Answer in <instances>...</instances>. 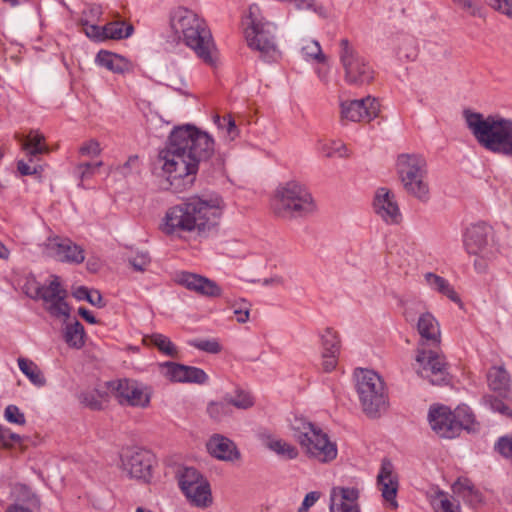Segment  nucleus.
<instances>
[{
  "label": "nucleus",
  "mask_w": 512,
  "mask_h": 512,
  "mask_svg": "<svg viewBox=\"0 0 512 512\" xmlns=\"http://www.w3.org/2000/svg\"><path fill=\"white\" fill-rule=\"evenodd\" d=\"M214 153V140L206 132L187 125L172 131L167 148L160 152L162 169L175 192L191 187L201 162Z\"/></svg>",
  "instance_id": "obj_1"
},
{
  "label": "nucleus",
  "mask_w": 512,
  "mask_h": 512,
  "mask_svg": "<svg viewBox=\"0 0 512 512\" xmlns=\"http://www.w3.org/2000/svg\"><path fill=\"white\" fill-rule=\"evenodd\" d=\"M224 207L223 199L217 194L190 196L166 211L160 229L170 236L208 232L218 225Z\"/></svg>",
  "instance_id": "obj_2"
},
{
  "label": "nucleus",
  "mask_w": 512,
  "mask_h": 512,
  "mask_svg": "<svg viewBox=\"0 0 512 512\" xmlns=\"http://www.w3.org/2000/svg\"><path fill=\"white\" fill-rule=\"evenodd\" d=\"M170 28L175 38L182 39L206 65H216L217 48L204 19L192 10L180 7L171 13Z\"/></svg>",
  "instance_id": "obj_3"
},
{
  "label": "nucleus",
  "mask_w": 512,
  "mask_h": 512,
  "mask_svg": "<svg viewBox=\"0 0 512 512\" xmlns=\"http://www.w3.org/2000/svg\"><path fill=\"white\" fill-rule=\"evenodd\" d=\"M467 127L485 149L512 157V119L464 111Z\"/></svg>",
  "instance_id": "obj_4"
},
{
  "label": "nucleus",
  "mask_w": 512,
  "mask_h": 512,
  "mask_svg": "<svg viewBox=\"0 0 512 512\" xmlns=\"http://www.w3.org/2000/svg\"><path fill=\"white\" fill-rule=\"evenodd\" d=\"M271 207L275 215L284 219L303 218L317 210V204L306 186L289 181L274 192Z\"/></svg>",
  "instance_id": "obj_5"
},
{
  "label": "nucleus",
  "mask_w": 512,
  "mask_h": 512,
  "mask_svg": "<svg viewBox=\"0 0 512 512\" xmlns=\"http://www.w3.org/2000/svg\"><path fill=\"white\" fill-rule=\"evenodd\" d=\"M397 173L404 191L422 203L431 198L427 163L419 154H401L397 158Z\"/></svg>",
  "instance_id": "obj_6"
},
{
  "label": "nucleus",
  "mask_w": 512,
  "mask_h": 512,
  "mask_svg": "<svg viewBox=\"0 0 512 512\" xmlns=\"http://www.w3.org/2000/svg\"><path fill=\"white\" fill-rule=\"evenodd\" d=\"M356 391L363 412L377 418L387 410L388 398L382 378L374 371L361 369L356 373Z\"/></svg>",
  "instance_id": "obj_7"
},
{
  "label": "nucleus",
  "mask_w": 512,
  "mask_h": 512,
  "mask_svg": "<svg viewBox=\"0 0 512 512\" xmlns=\"http://www.w3.org/2000/svg\"><path fill=\"white\" fill-rule=\"evenodd\" d=\"M249 26L245 30V38L248 46L260 53V57L266 62L276 61L280 52L275 44L272 23L263 21L259 17V7L252 4L249 7Z\"/></svg>",
  "instance_id": "obj_8"
},
{
  "label": "nucleus",
  "mask_w": 512,
  "mask_h": 512,
  "mask_svg": "<svg viewBox=\"0 0 512 512\" xmlns=\"http://www.w3.org/2000/svg\"><path fill=\"white\" fill-rule=\"evenodd\" d=\"M464 247L469 255L475 256L474 268L478 273L487 271L489 263L495 258L492 228L478 223L467 228L464 235Z\"/></svg>",
  "instance_id": "obj_9"
},
{
  "label": "nucleus",
  "mask_w": 512,
  "mask_h": 512,
  "mask_svg": "<svg viewBox=\"0 0 512 512\" xmlns=\"http://www.w3.org/2000/svg\"><path fill=\"white\" fill-rule=\"evenodd\" d=\"M339 46L345 81L357 86L370 83L374 78V70L369 62L356 51L348 39H341Z\"/></svg>",
  "instance_id": "obj_10"
},
{
  "label": "nucleus",
  "mask_w": 512,
  "mask_h": 512,
  "mask_svg": "<svg viewBox=\"0 0 512 512\" xmlns=\"http://www.w3.org/2000/svg\"><path fill=\"white\" fill-rule=\"evenodd\" d=\"M108 387L121 405L146 408L150 403L151 388L135 380L112 381L108 383Z\"/></svg>",
  "instance_id": "obj_11"
},
{
  "label": "nucleus",
  "mask_w": 512,
  "mask_h": 512,
  "mask_svg": "<svg viewBox=\"0 0 512 512\" xmlns=\"http://www.w3.org/2000/svg\"><path fill=\"white\" fill-rule=\"evenodd\" d=\"M416 362L419 367L416 369L417 374L433 385H444L450 381L448 372V364L444 356L434 351H419L416 356Z\"/></svg>",
  "instance_id": "obj_12"
},
{
  "label": "nucleus",
  "mask_w": 512,
  "mask_h": 512,
  "mask_svg": "<svg viewBox=\"0 0 512 512\" xmlns=\"http://www.w3.org/2000/svg\"><path fill=\"white\" fill-rule=\"evenodd\" d=\"M122 469L131 478L148 481L151 478L154 455L143 448L127 449L122 455Z\"/></svg>",
  "instance_id": "obj_13"
},
{
  "label": "nucleus",
  "mask_w": 512,
  "mask_h": 512,
  "mask_svg": "<svg viewBox=\"0 0 512 512\" xmlns=\"http://www.w3.org/2000/svg\"><path fill=\"white\" fill-rule=\"evenodd\" d=\"M67 291L61 286L58 276H53V279L48 285H44L39 299H42L45 309L53 317L70 316V306L66 302Z\"/></svg>",
  "instance_id": "obj_14"
},
{
  "label": "nucleus",
  "mask_w": 512,
  "mask_h": 512,
  "mask_svg": "<svg viewBox=\"0 0 512 512\" xmlns=\"http://www.w3.org/2000/svg\"><path fill=\"white\" fill-rule=\"evenodd\" d=\"M380 112L379 102L370 96L361 100L345 101L341 103V119L352 122L371 121Z\"/></svg>",
  "instance_id": "obj_15"
},
{
  "label": "nucleus",
  "mask_w": 512,
  "mask_h": 512,
  "mask_svg": "<svg viewBox=\"0 0 512 512\" xmlns=\"http://www.w3.org/2000/svg\"><path fill=\"white\" fill-rule=\"evenodd\" d=\"M48 254L60 262L80 264L84 261V250L67 238H49L46 244Z\"/></svg>",
  "instance_id": "obj_16"
},
{
  "label": "nucleus",
  "mask_w": 512,
  "mask_h": 512,
  "mask_svg": "<svg viewBox=\"0 0 512 512\" xmlns=\"http://www.w3.org/2000/svg\"><path fill=\"white\" fill-rule=\"evenodd\" d=\"M293 437L300 445L304 454H315L320 452L314 446L321 431V427L312 423L304 417H295L291 422Z\"/></svg>",
  "instance_id": "obj_17"
},
{
  "label": "nucleus",
  "mask_w": 512,
  "mask_h": 512,
  "mask_svg": "<svg viewBox=\"0 0 512 512\" xmlns=\"http://www.w3.org/2000/svg\"><path fill=\"white\" fill-rule=\"evenodd\" d=\"M373 208L375 213L388 224H397L401 220V212L395 194L385 188L376 190Z\"/></svg>",
  "instance_id": "obj_18"
},
{
  "label": "nucleus",
  "mask_w": 512,
  "mask_h": 512,
  "mask_svg": "<svg viewBox=\"0 0 512 512\" xmlns=\"http://www.w3.org/2000/svg\"><path fill=\"white\" fill-rule=\"evenodd\" d=\"M359 497L356 486H334L330 490L329 512H360Z\"/></svg>",
  "instance_id": "obj_19"
},
{
  "label": "nucleus",
  "mask_w": 512,
  "mask_h": 512,
  "mask_svg": "<svg viewBox=\"0 0 512 512\" xmlns=\"http://www.w3.org/2000/svg\"><path fill=\"white\" fill-rule=\"evenodd\" d=\"M428 420L432 430L438 436L448 439L458 436V426L455 424L450 408L446 406L430 408Z\"/></svg>",
  "instance_id": "obj_20"
},
{
  "label": "nucleus",
  "mask_w": 512,
  "mask_h": 512,
  "mask_svg": "<svg viewBox=\"0 0 512 512\" xmlns=\"http://www.w3.org/2000/svg\"><path fill=\"white\" fill-rule=\"evenodd\" d=\"M178 283L188 290L209 298L221 297L223 294L222 288L215 281L195 273H180Z\"/></svg>",
  "instance_id": "obj_21"
},
{
  "label": "nucleus",
  "mask_w": 512,
  "mask_h": 512,
  "mask_svg": "<svg viewBox=\"0 0 512 512\" xmlns=\"http://www.w3.org/2000/svg\"><path fill=\"white\" fill-rule=\"evenodd\" d=\"M392 463L384 459L382 461L381 470L377 476L378 486L382 493V497L387 501L392 509L398 507L396 495L398 491V479L394 474Z\"/></svg>",
  "instance_id": "obj_22"
},
{
  "label": "nucleus",
  "mask_w": 512,
  "mask_h": 512,
  "mask_svg": "<svg viewBox=\"0 0 512 512\" xmlns=\"http://www.w3.org/2000/svg\"><path fill=\"white\" fill-rule=\"evenodd\" d=\"M206 447L210 455L219 460L233 462L240 458V452L235 443L220 434L211 436Z\"/></svg>",
  "instance_id": "obj_23"
},
{
  "label": "nucleus",
  "mask_w": 512,
  "mask_h": 512,
  "mask_svg": "<svg viewBox=\"0 0 512 512\" xmlns=\"http://www.w3.org/2000/svg\"><path fill=\"white\" fill-rule=\"evenodd\" d=\"M417 331L421 339L427 343L438 344L440 342L439 323L430 312H425L419 316Z\"/></svg>",
  "instance_id": "obj_24"
},
{
  "label": "nucleus",
  "mask_w": 512,
  "mask_h": 512,
  "mask_svg": "<svg viewBox=\"0 0 512 512\" xmlns=\"http://www.w3.org/2000/svg\"><path fill=\"white\" fill-rule=\"evenodd\" d=\"M319 440H316L314 446L320 452L315 454H306L310 459L316 460L320 463H328L337 457V446L334 442L330 441L329 436L321 429Z\"/></svg>",
  "instance_id": "obj_25"
},
{
  "label": "nucleus",
  "mask_w": 512,
  "mask_h": 512,
  "mask_svg": "<svg viewBox=\"0 0 512 512\" xmlns=\"http://www.w3.org/2000/svg\"><path fill=\"white\" fill-rule=\"evenodd\" d=\"M18 140L22 149L26 151L27 155L30 157V161H32L33 157L49 151L45 144L44 135L38 131L32 130L27 136L19 137Z\"/></svg>",
  "instance_id": "obj_26"
},
{
  "label": "nucleus",
  "mask_w": 512,
  "mask_h": 512,
  "mask_svg": "<svg viewBox=\"0 0 512 512\" xmlns=\"http://www.w3.org/2000/svg\"><path fill=\"white\" fill-rule=\"evenodd\" d=\"M183 493L194 506L206 508L212 504L211 489L207 480L188 488Z\"/></svg>",
  "instance_id": "obj_27"
},
{
  "label": "nucleus",
  "mask_w": 512,
  "mask_h": 512,
  "mask_svg": "<svg viewBox=\"0 0 512 512\" xmlns=\"http://www.w3.org/2000/svg\"><path fill=\"white\" fill-rule=\"evenodd\" d=\"M95 61L99 66L120 74L128 71L130 66L124 57L105 50L98 52Z\"/></svg>",
  "instance_id": "obj_28"
},
{
  "label": "nucleus",
  "mask_w": 512,
  "mask_h": 512,
  "mask_svg": "<svg viewBox=\"0 0 512 512\" xmlns=\"http://www.w3.org/2000/svg\"><path fill=\"white\" fill-rule=\"evenodd\" d=\"M424 280L426 285L433 291H436L446 297H448L451 301L455 303H460V297L454 290V288L450 285L448 280L445 278L432 273L427 272L424 274Z\"/></svg>",
  "instance_id": "obj_29"
},
{
  "label": "nucleus",
  "mask_w": 512,
  "mask_h": 512,
  "mask_svg": "<svg viewBox=\"0 0 512 512\" xmlns=\"http://www.w3.org/2000/svg\"><path fill=\"white\" fill-rule=\"evenodd\" d=\"M452 413L455 424L458 426V435L462 430L469 433H475L479 430L480 424L475 420V416L468 406H458Z\"/></svg>",
  "instance_id": "obj_30"
},
{
  "label": "nucleus",
  "mask_w": 512,
  "mask_h": 512,
  "mask_svg": "<svg viewBox=\"0 0 512 512\" xmlns=\"http://www.w3.org/2000/svg\"><path fill=\"white\" fill-rule=\"evenodd\" d=\"M263 443L266 448L282 458L292 460L296 459L299 455L298 449L283 439L268 435L264 437Z\"/></svg>",
  "instance_id": "obj_31"
},
{
  "label": "nucleus",
  "mask_w": 512,
  "mask_h": 512,
  "mask_svg": "<svg viewBox=\"0 0 512 512\" xmlns=\"http://www.w3.org/2000/svg\"><path fill=\"white\" fill-rule=\"evenodd\" d=\"M489 387L498 392L501 396H506L510 387V377L503 367H492L487 375Z\"/></svg>",
  "instance_id": "obj_32"
},
{
  "label": "nucleus",
  "mask_w": 512,
  "mask_h": 512,
  "mask_svg": "<svg viewBox=\"0 0 512 512\" xmlns=\"http://www.w3.org/2000/svg\"><path fill=\"white\" fill-rule=\"evenodd\" d=\"M63 338L69 347L80 349L85 343L84 326L78 320L67 324L64 329Z\"/></svg>",
  "instance_id": "obj_33"
},
{
  "label": "nucleus",
  "mask_w": 512,
  "mask_h": 512,
  "mask_svg": "<svg viewBox=\"0 0 512 512\" xmlns=\"http://www.w3.org/2000/svg\"><path fill=\"white\" fill-rule=\"evenodd\" d=\"M17 362L21 372L30 380L32 384L37 387H42L46 384V379L43 373L32 360L19 357Z\"/></svg>",
  "instance_id": "obj_34"
},
{
  "label": "nucleus",
  "mask_w": 512,
  "mask_h": 512,
  "mask_svg": "<svg viewBox=\"0 0 512 512\" xmlns=\"http://www.w3.org/2000/svg\"><path fill=\"white\" fill-rule=\"evenodd\" d=\"M144 341L157 347V349L170 357H176L178 354V350L176 346L171 342V340L160 333H154L152 335L146 336Z\"/></svg>",
  "instance_id": "obj_35"
},
{
  "label": "nucleus",
  "mask_w": 512,
  "mask_h": 512,
  "mask_svg": "<svg viewBox=\"0 0 512 512\" xmlns=\"http://www.w3.org/2000/svg\"><path fill=\"white\" fill-rule=\"evenodd\" d=\"M133 26L126 25L124 22H110L103 26L104 40L105 39H124L128 38L133 33Z\"/></svg>",
  "instance_id": "obj_36"
},
{
  "label": "nucleus",
  "mask_w": 512,
  "mask_h": 512,
  "mask_svg": "<svg viewBox=\"0 0 512 512\" xmlns=\"http://www.w3.org/2000/svg\"><path fill=\"white\" fill-rule=\"evenodd\" d=\"M159 372L171 382L184 383L185 365L175 362H164L158 365Z\"/></svg>",
  "instance_id": "obj_37"
},
{
  "label": "nucleus",
  "mask_w": 512,
  "mask_h": 512,
  "mask_svg": "<svg viewBox=\"0 0 512 512\" xmlns=\"http://www.w3.org/2000/svg\"><path fill=\"white\" fill-rule=\"evenodd\" d=\"M225 399L229 402L230 406L239 410H247L254 406L255 399L253 395L244 389L237 388L235 395L226 394Z\"/></svg>",
  "instance_id": "obj_38"
},
{
  "label": "nucleus",
  "mask_w": 512,
  "mask_h": 512,
  "mask_svg": "<svg viewBox=\"0 0 512 512\" xmlns=\"http://www.w3.org/2000/svg\"><path fill=\"white\" fill-rule=\"evenodd\" d=\"M207 414L215 422H221L224 418L232 415V408L225 399L221 401H211L206 408Z\"/></svg>",
  "instance_id": "obj_39"
},
{
  "label": "nucleus",
  "mask_w": 512,
  "mask_h": 512,
  "mask_svg": "<svg viewBox=\"0 0 512 512\" xmlns=\"http://www.w3.org/2000/svg\"><path fill=\"white\" fill-rule=\"evenodd\" d=\"M179 486L183 491L206 480L198 470L192 467H185L178 474Z\"/></svg>",
  "instance_id": "obj_40"
},
{
  "label": "nucleus",
  "mask_w": 512,
  "mask_h": 512,
  "mask_svg": "<svg viewBox=\"0 0 512 512\" xmlns=\"http://www.w3.org/2000/svg\"><path fill=\"white\" fill-rule=\"evenodd\" d=\"M13 495L17 503H26L33 507H40V499L39 497L24 484H16L13 488Z\"/></svg>",
  "instance_id": "obj_41"
},
{
  "label": "nucleus",
  "mask_w": 512,
  "mask_h": 512,
  "mask_svg": "<svg viewBox=\"0 0 512 512\" xmlns=\"http://www.w3.org/2000/svg\"><path fill=\"white\" fill-rule=\"evenodd\" d=\"M301 53L306 60L324 62L326 59L319 42L315 40H304L301 46Z\"/></svg>",
  "instance_id": "obj_42"
},
{
  "label": "nucleus",
  "mask_w": 512,
  "mask_h": 512,
  "mask_svg": "<svg viewBox=\"0 0 512 512\" xmlns=\"http://www.w3.org/2000/svg\"><path fill=\"white\" fill-rule=\"evenodd\" d=\"M319 151H321L325 157L331 158L335 155L346 158L349 157V152L345 144L341 142H319Z\"/></svg>",
  "instance_id": "obj_43"
},
{
  "label": "nucleus",
  "mask_w": 512,
  "mask_h": 512,
  "mask_svg": "<svg viewBox=\"0 0 512 512\" xmlns=\"http://www.w3.org/2000/svg\"><path fill=\"white\" fill-rule=\"evenodd\" d=\"M323 352L339 354L340 339L336 331L326 328L321 335Z\"/></svg>",
  "instance_id": "obj_44"
},
{
  "label": "nucleus",
  "mask_w": 512,
  "mask_h": 512,
  "mask_svg": "<svg viewBox=\"0 0 512 512\" xmlns=\"http://www.w3.org/2000/svg\"><path fill=\"white\" fill-rule=\"evenodd\" d=\"M431 503L436 512H461L459 503L450 501L441 491L436 494Z\"/></svg>",
  "instance_id": "obj_45"
},
{
  "label": "nucleus",
  "mask_w": 512,
  "mask_h": 512,
  "mask_svg": "<svg viewBox=\"0 0 512 512\" xmlns=\"http://www.w3.org/2000/svg\"><path fill=\"white\" fill-rule=\"evenodd\" d=\"M232 308L234 309V314L236 315V320L238 323H246L249 320L251 304L244 298H240L231 303Z\"/></svg>",
  "instance_id": "obj_46"
},
{
  "label": "nucleus",
  "mask_w": 512,
  "mask_h": 512,
  "mask_svg": "<svg viewBox=\"0 0 512 512\" xmlns=\"http://www.w3.org/2000/svg\"><path fill=\"white\" fill-rule=\"evenodd\" d=\"M452 2L462 11L472 17H483V8L477 0H452Z\"/></svg>",
  "instance_id": "obj_47"
},
{
  "label": "nucleus",
  "mask_w": 512,
  "mask_h": 512,
  "mask_svg": "<svg viewBox=\"0 0 512 512\" xmlns=\"http://www.w3.org/2000/svg\"><path fill=\"white\" fill-rule=\"evenodd\" d=\"M483 402L492 411L498 412L512 419V410L502 400L492 395H486L483 397Z\"/></svg>",
  "instance_id": "obj_48"
},
{
  "label": "nucleus",
  "mask_w": 512,
  "mask_h": 512,
  "mask_svg": "<svg viewBox=\"0 0 512 512\" xmlns=\"http://www.w3.org/2000/svg\"><path fill=\"white\" fill-rule=\"evenodd\" d=\"M483 402L492 411L498 412L512 419V410L502 400L492 395H486L483 397Z\"/></svg>",
  "instance_id": "obj_49"
},
{
  "label": "nucleus",
  "mask_w": 512,
  "mask_h": 512,
  "mask_svg": "<svg viewBox=\"0 0 512 512\" xmlns=\"http://www.w3.org/2000/svg\"><path fill=\"white\" fill-rule=\"evenodd\" d=\"M23 438L9 428L0 425V446L11 448L15 445H22Z\"/></svg>",
  "instance_id": "obj_50"
},
{
  "label": "nucleus",
  "mask_w": 512,
  "mask_h": 512,
  "mask_svg": "<svg viewBox=\"0 0 512 512\" xmlns=\"http://www.w3.org/2000/svg\"><path fill=\"white\" fill-rule=\"evenodd\" d=\"M214 122L219 129L226 130L230 140H234L235 137L238 135V129L236 127V124L230 115L224 117L216 115L214 117Z\"/></svg>",
  "instance_id": "obj_51"
},
{
  "label": "nucleus",
  "mask_w": 512,
  "mask_h": 512,
  "mask_svg": "<svg viewBox=\"0 0 512 512\" xmlns=\"http://www.w3.org/2000/svg\"><path fill=\"white\" fill-rule=\"evenodd\" d=\"M207 380L208 375L204 372V370L197 367L185 365L184 382L205 384Z\"/></svg>",
  "instance_id": "obj_52"
},
{
  "label": "nucleus",
  "mask_w": 512,
  "mask_h": 512,
  "mask_svg": "<svg viewBox=\"0 0 512 512\" xmlns=\"http://www.w3.org/2000/svg\"><path fill=\"white\" fill-rule=\"evenodd\" d=\"M5 419L13 424L25 425L26 418L24 413L16 405H8L4 411Z\"/></svg>",
  "instance_id": "obj_53"
},
{
  "label": "nucleus",
  "mask_w": 512,
  "mask_h": 512,
  "mask_svg": "<svg viewBox=\"0 0 512 512\" xmlns=\"http://www.w3.org/2000/svg\"><path fill=\"white\" fill-rule=\"evenodd\" d=\"M44 285H41L35 278H27L23 285V292L32 299H39Z\"/></svg>",
  "instance_id": "obj_54"
},
{
  "label": "nucleus",
  "mask_w": 512,
  "mask_h": 512,
  "mask_svg": "<svg viewBox=\"0 0 512 512\" xmlns=\"http://www.w3.org/2000/svg\"><path fill=\"white\" fill-rule=\"evenodd\" d=\"M101 395L97 391L82 393L79 397L81 403L92 410H100L102 402L100 401Z\"/></svg>",
  "instance_id": "obj_55"
},
{
  "label": "nucleus",
  "mask_w": 512,
  "mask_h": 512,
  "mask_svg": "<svg viewBox=\"0 0 512 512\" xmlns=\"http://www.w3.org/2000/svg\"><path fill=\"white\" fill-rule=\"evenodd\" d=\"M80 24L83 26V30L89 38L94 40H104L103 27L96 24H89V21L83 18L80 19Z\"/></svg>",
  "instance_id": "obj_56"
},
{
  "label": "nucleus",
  "mask_w": 512,
  "mask_h": 512,
  "mask_svg": "<svg viewBox=\"0 0 512 512\" xmlns=\"http://www.w3.org/2000/svg\"><path fill=\"white\" fill-rule=\"evenodd\" d=\"M103 165L102 161L97 163H81L76 167V173L78 174L81 181H84L90 177H92L96 170Z\"/></svg>",
  "instance_id": "obj_57"
},
{
  "label": "nucleus",
  "mask_w": 512,
  "mask_h": 512,
  "mask_svg": "<svg viewBox=\"0 0 512 512\" xmlns=\"http://www.w3.org/2000/svg\"><path fill=\"white\" fill-rule=\"evenodd\" d=\"M102 149L100 143L95 139H90L83 143L79 148V153L82 156L95 157L100 155Z\"/></svg>",
  "instance_id": "obj_58"
},
{
  "label": "nucleus",
  "mask_w": 512,
  "mask_h": 512,
  "mask_svg": "<svg viewBox=\"0 0 512 512\" xmlns=\"http://www.w3.org/2000/svg\"><path fill=\"white\" fill-rule=\"evenodd\" d=\"M150 256L148 253L141 252L137 253L135 256L129 258L130 265L136 270L143 272L146 270L147 266L150 264Z\"/></svg>",
  "instance_id": "obj_59"
},
{
  "label": "nucleus",
  "mask_w": 512,
  "mask_h": 512,
  "mask_svg": "<svg viewBox=\"0 0 512 512\" xmlns=\"http://www.w3.org/2000/svg\"><path fill=\"white\" fill-rule=\"evenodd\" d=\"M495 448L502 456L512 460V435L499 438Z\"/></svg>",
  "instance_id": "obj_60"
},
{
  "label": "nucleus",
  "mask_w": 512,
  "mask_h": 512,
  "mask_svg": "<svg viewBox=\"0 0 512 512\" xmlns=\"http://www.w3.org/2000/svg\"><path fill=\"white\" fill-rule=\"evenodd\" d=\"M199 350L216 354L221 351V345L216 340H196L191 343Z\"/></svg>",
  "instance_id": "obj_61"
},
{
  "label": "nucleus",
  "mask_w": 512,
  "mask_h": 512,
  "mask_svg": "<svg viewBox=\"0 0 512 512\" xmlns=\"http://www.w3.org/2000/svg\"><path fill=\"white\" fill-rule=\"evenodd\" d=\"M294 6L297 10H312L320 16H326L325 9L322 6L316 5L313 0H294Z\"/></svg>",
  "instance_id": "obj_62"
},
{
  "label": "nucleus",
  "mask_w": 512,
  "mask_h": 512,
  "mask_svg": "<svg viewBox=\"0 0 512 512\" xmlns=\"http://www.w3.org/2000/svg\"><path fill=\"white\" fill-rule=\"evenodd\" d=\"M474 485L472 482L467 478H459L452 486V490L454 494H457L458 496H462L463 494L472 493V488Z\"/></svg>",
  "instance_id": "obj_63"
},
{
  "label": "nucleus",
  "mask_w": 512,
  "mask_h": 512,
  "mask_svg": "<svg viewBox=\"0 0 512 512\" xmlns=\"http://www.w3.org/2000/svg\"><path fill=\"white\" fill-rule=\"evenodd\" d=\"M321 497V493L319 491H311L306 494L301 506L298 509V512H308L310 507H312Z\"/></svg>",
  "instance_id": "obj_64"
}]
</instances>
